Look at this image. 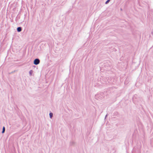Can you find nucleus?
I'll use <instances>...</instances> for the list:
<instances>
[{
  "label": "nucleus",
  "instance_id": "f03ea898",
  "mask_svg": "<svg viewBox=\"0 0 153 153\" xmlns=\"http://www.w3.org/2000/svg\"><path fill=\"white\" fill-rule=\"evenodd\" d=\"M17 30L18 32H20L22 31V28L21 27H17Z\"/></svg>",
  "mask_w": 153,
  "mask_h": 153
},
{
  "label": "nucleus",
  "instance_id": "f257e3e1",
  "mask_svg": "<svg viewBox=\"0 0 153 153\" xmlns=\"http://www.w3.org/2000/svg\"><path fill=\"white\" fill-rule=\"evenodd\" d=\"M40 62V60L38 59H34L33 63L34 65H37L39 64Z\"/></svg>",
  "mask_w": 153,
  "mask_h": 153
},
{
  "label": "nucleus",
  "instance_id": "39448f33",
  "mask_svg": "<svg viewBox=\"0 0 153 153\" xmlns=\"http://www.w3.org/2000/svg\"><path fill=\"white\" fill-rule=\"evenodd\" d=\"M33 72V71L32 70L30 71L29 73L30 76H31L32 75V74Z\"/></svg>",
  "mask_w": 153,
  "mask_h": 153
},
{
  "label": "nucleus",
  "instance_id": "7ed1b4c3",
  "mask_svg": "<svg viewBox=\"0 0 153 153\" xmlns=\"http://www.w3.org/2000/svg\"><path fill=\"white\" fill-rule=\"evenodd\" d=\"M5 131V128L4 126H3L2 128V133L3 134L4 133Z\"/></svg>",
  "mask_w": 153,
  "mask_h": 153
},
{
  "label": "nucleus",
  "instance_id": "6e6552de",
  "mask_svg": "<svg viewBox=\"0 0 153 153\" xmlns=\"http://www.w3.org/2000/svg\"><path fill=\"white\" fill-rule=\"evenodd\" d=\"M120 9H121V10H122V9L121 8Z\"/></svg>",
  "mask_w": 153,
  "mask_h": 153
},
{
  "label": "nucleus",
  "instance_id": "20e7f679",
  "mask_svg": "<svg viewBox=\"0 0 153 153\" xmlns=\"http://www.w3.org/2000/svg\"><path fill=\"white\" fill-rule=\"evenodd\" d=\"M50 117L51 118H52L53 117V114L52 113H50L49 114Z\"/></svg>",
  "mask_w": 153,
  "mask_h": 153
},
{
  "label": "nucleus",
  "instance_id": "0eeeda50",
  "mask_svg": "<svg viewBox=\"0 0 153 153\" xmlns=\"http://www.w3.org/2000/svg\"><path fill=\"white\" fill-rule=\"evenodd\" d=\"M107 114L106 115V116H105V118H106V117H107Z\"/></svg>",
  "mask_w": 153,
  "mask_h": 153
},
{
  "label": "nucleus",
  "instance_id": "423d86ee",
  "mask_svg": "<svg viewBox=\"0 0 153 153\" xmlns=\"http://www.w3.org/2000/svg\"><path fill=\"white\" fill-rule=\"evenodd\" d=\"M111 0H107L106 1V2H105V4H108L109 2Z\"/></svg>",
  "mask_w": 153,
  "mask_h": 153
}]
</instances>
